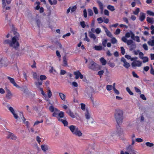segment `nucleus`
<instances>
[{"instance_id":"obj_1","label":"nucleus","mask_w":154,"mask_h":154,"mask_svg":"<svg viewBox=\"0 0 154 154\" xmlns=\"http://www.w3.org/2000/svg\"><path fill=\"white\" fill-rule=\"evenodd\" d=\"M12 32L14 36L12 37L11 40H5L4 41L3 43L4 44H8L10 47L17 50L20 46V44L18 42L20 35L19 33L15 30H13Z\"/></svg>"},{"instance_id":"obj_2","label":"nucleus","mask_w":154,"mask_h":154,"mask_svg":"<svg viewBox=\"0 0 154 154\" xmlns=\"http://www.w3.org/2000/svg\"><path fill=\"white\" fill-rule=\"evenodd\" d=\"M84 115L87 124L90 126H94L96 125L95 121L92 117L90 109L88 108L85 109Z\"/></svg>"},{"instance_id":"obj_3","label":"nucleus","mask_w":154,"mask_h":154,"mask_svg":"<svg viewBox=\"0 0 154 154\" xmlns=\"http://www.w3.org/2000/svg\"><path fill=\"white\" fill-rule=\"evenodd\" d=\"M114 116L117 124L119 125L121 124L124 118L123 111L120 109H116L115 110Z\"/></svg>"},{"instance_id":"obj_4","label":"nucleus","mask_w":154,"mask_h":154,"mask_svg":"<svg viewBox=\"0 0 154 154\" xmlns=\"http://www.w3.org/2000/svg\"><path fill=\"white\" fill-rule=\"evenodd\" d=\"M69 128L73 134L78 137L82 136V132L76 126L72 125L69 127Z\"/></svg>"},{"instance_id":"obj_5","label":"nucleus","mask_w":154,"mask_h":154,"mask_svg":"<svg viewBox=\"0 0 154 154\" xmlns=\"http://www.w3.org/2000/svg\"><path fill=\"white\" fill-rule=\"evenodd\" d=\"M49 111L53 112L52 116L53 117H56L58 119V118L60 117L59 114L61 112H64L62 111H60L57 108L54 107L52 105L50 106L49 108Z\"/></svg>"},{"instance_id":"obj_6","label":"nucleus","mask_w":154,"mask_h":154,"mask_svg":"<svg viewBox=\"0 0 154 154\" xmlns=\"http://www.w3.org/2000/svg\"><path fill=\"white\" fill-rule=\"evenodd\" d=\"M59 116L60 117L58 118V120L60 122H61L65 126H67L68 125V123L67 121L65 119H62L64 116V112H61L59 114Z\"/></svg>"},{"instance_id":"obj_7","label":"nucleus","mask_w":154,"mask_h":154,"mask_svg":"<svg viewBox=\"0 0 154 154\" xmlns=\"http://www.w3.org/2000/svg\"><path fill=\"white\" fill-rule=\"evenodd\" d=\"M98 65L96 63H95L93 61H91L88 66L89 69L93 70H97V67Z\"/></svg>"},{"instance_id":"obj_8","label":"nucleus","mask_w":154,"mask_h":154,"mask_svg":"<svg viewBox=\"0 0 154 154\" xmlns=\"http://www.w3.org/2000/svg\"><path fill=\"white\" fill-rule=\"evenodd\" d=\"M133 62L131 63V65L133 68L137 67H140L142 65V63L141 61L137 60H133Z\"/></svg>"},{"instance_id":"obj_9","label":"nucleus","mask_w":154,"mask_h":154,"mask_svg":"<svg viewBox=\"0 0 154 154\" xmlns=\"http://www.w3.org/2000/svg\"><path fill=\"white\" fill-rule=\"evenodd\" d=\"M8 110L13 114L14 118L16 119H18V116L17 114L16 113L14 109L11 106H8Z\"/></svg>"},{"instance_id":"obj_10","label":"nucleus","mask_w":154,"mask_h":154,"mask_svg":"<svg viewBox=\"0 0 154 154\" xmlns=\"http://www.w3.org/2000/svg\"><path fill=\"white\" fill-rule=\"evenodd\" d=\"M7 138L15 140L17 139V137L14 134L10 132H9L7 135Z\"/></svg>"},{"instance_id":"obj_11","label":"nucleus","mask_w":154,"mask_h":154,"mask_svg":"<svg viewBox=\"0 0 154 154\" xmlns=\"http://www.w3.org/2000/svg\"><path fill=\"white\" fill-rule=\"evenodd\" d=\"M8 63V61L6 58H2L0 59V66H7Z\"/></svg>"},{"instance_id":"obj_12","label":"nucleus","mask_w":154,"mask_h":154,"mask_svg":"<svg viewBox=\"0 0 154 154\" xmlns=\"http://www.w3.org/2000/svg\"><path fill=\"white\" fill-rule=\"evenodd\" d=\"M74 74L75 75L76 79H78L79 77L81 79H82L83 78V75L79 71L74 72Z\"/></svg>"},{"instance_id":"obj_13","label":"nucleus","mask_w":154,"mask_h":154,"mask_svg":"<svg viewBox=\"0 0 154 154\" xmlns=\"http://www.w3.org/2000/svg\"><path fill=\"white\" fill-rule=\"evenodd\" d=\"M7 79L9 80L10 82L14 86L17 88H20L19 85L16 83L14 79L13 78H11L9 76H8Z\"/></svg>"},{"instance_id":"obj_14","label":"nucleus","mask_w":154,"mask_h":154,"mask_svg":"<svg viewBox=\"0 0 154 154\" xmlns=\"http://www.w3.org/2000/svg\"><path fill=\"white\" fill-rule=\"evenodd\" d=\"M121 61L124 63L123 66L126 68H128L130 66L129 63H128L126 60L123 57L121 59Z\"/></svg>"},{"instance_id":"obj_15","label":"nucleus","mask_w":154,"mask_h":154,"mask_svg":"<svg viewBox=\"0 0 154 154\" xmlns=\"http://www.w3.org/2000/svg\"><path fill=\"white\" fill-rule=\"evenodd\" d=\"M66 113L70 116L72 118H74L75 117V115L76 114V113H74L71 111L70 109H68L66 111Z\"/></svg>"},{"instance_id":"obj_16","label":"nucleus","mask_w":154,"mask_h":154,"mask_svg":"<svg viewBox=\"0 0 154 154\" xmlns=\"http://www.w3.org/2000/svg\"><path fill=\"white\" fill-rule=\"evenodd\" d=\"M116 134L117 133L116 131H112L108 136L107 138L108 139L111 140L112 138L114 137Z\"/></svg>"},{"instance_id":"obj_17","label":"nucleus","mask_w":154,"mask_h":154,"mask_svg":"<svg viewBox=\"0 0 154 154\" xmlns=\"http://www.w3.org/2000/svg\"><path fill=\"white\" fill-rule=\"evenodd\" d=\"M41 147L42 150L44 152H46L48 150V146L46 144L42 145L41 146Z\"/></svg>"},{"instance_id":"obj_18","label":"nucleus","mask_w":154,"mask_h":154,"mask_svg":"<svg viewBox=\"0 0 154 154\" xmlns=\"http://www.w3.org/2000/svg\"><path fill=\"white\" fill-rule=\"evenodd\" d=\"M59 94L61 99L63 101H64L65 103L67 104L68 103V102L67 100H66L65 95L62 93H59Z\"/></svg>"},{"instance_id":"obj_19","label":"nucleus","mask_w":154,"mask_h":154,"mask_svg":"<svg viewBox=\"0 0 154 154\" xmlns=\"http://www.w3.org/2000/svg\"><path fill=\"white\" fill-rule=\"evenodd\" d=\"M103 27L107 35L109 37L111 38L112 37V35L111 33V32L109 31L107 29L105 26H103Z\"/></svg>"},{"instance_id":"obj_20","label":"nucleus","mask_w":154,"mask_h":154,"mask_svg":"<svg viewBox=\"0 0 154 154\" xmlns=\"http://www.w3.org/2000/svg\"><path fill=\"white\" fill-rule=\"evenodd\" d=\"M134 33L131 31L129 32H128L125 34V36L126 38H129L131 37V38H133V37L134 36Z\"/></svg>"},{"instance_id":"obj_21","label":"nucleus","mask_w":154,"mask_h":154,"mask_svg":"<svg viewBox=\"0 0 154 154\" xmlns=\"http://www.w3.org/2000/svg\"><path fill=\"white\" fill-rule=\"evenodd\" d=\"M125 57L128 59L130 60L131 61H133V60H137L138 59L137 57H131L130 56L128 55H126L125 56Z\"/></svg>"},{"instance_id":"obj_22","label":"nucleus","mask_w":154,"mask_h":154,"mask_svg":"<svg viewBox=\"0 0 154 154\" xmlns=\"http://www.w3.org/2000/svg\"><path fill=\"white\" fill-rule=\"evenodd\" d=\"M145 14L143 13H140L139 16V19L141 21H143L145 19Z\"/></svg>"},{"instance_id":"obj_23","label":"nucleus","mask_w":154,"mask_h":154,"mask_svg":"<svg viewBox=\"0 0 154 154\" xmlns=\"http://www.w3.org/2000/svg\"><path fill=\"white\" fill-rule=\"evenodd\" d=\"M152 39L150 40L147 42L148 44L152 46H154V37H152Z\"/></svg>"},{"instance_id":"obj_24","label":"nucleus","mask_w":154,"mask_h":154,"mask_svg":"<svg viewBox=\"0 0 154 154\" xmlns=\"http://www.w3.org/2000/svg\"><path fill=\"white\" fill-rule=\"evenodd\" d=\"M23 91L26 96H28L30 94L29 90L26 88H24Z\"/></svg>"},{"instance_id":"obj_25","label":"nucleus","mask_w":154,"mask_h":154,"mask_svg":"<svg viewBox=\"0 0 154 154\" xmlns=\"http://www.w3.org/2000/svg\"><path fill=\"white\" fill-rule=\"evenodd\" d=\"M63 66H67V59L66 56H64L63 57Z\"/></svg>"},{"instance_id":"obj_26","label":"nucleus","mask_w":154,"mask_h":154,"mask_svg":"<svg viewBox=\"0 0 154 154\" xmlns=\"http://www.w3.org/2000/svg\"><path fill=\"white\" fill-rule=\"evenodd\" d=\"M146 20L149 23L152 24L154 22V19L153 18H150L147 17L146 18Z\"/></svg>"},{"instance_id":"obj_27","label":"nucleus","mask_w":154,"mask_h":154,"mask_svg":"<svg viewBox=\"0 0 154 154\" xmlns=\"http://www.w3.org/2000/svg\"><path fill=\"white\" fill-rule=\"evenodd\" d=\"M100 60L103 65H105L106 64V61L103 57H101Z\"/></svg>"},{"instance_id":"obj_28","label":"nucleus","mask_w":154,"mask_h":154,"mask_svg":"<svg viewBox=\"0 0 154 154\" xmlns=\"http://www.w3.org/2000/svg\"><path fill=\"white\" fill-rule=\"evenodd\" d=\"M12 96V94L11 92L9 90H8L7 91V93L6 95V97L8 99H10L11 98Z\"/></svg>"},{"instance_id":"obj_29","label":"nucleus","mask_w":154,"mask_h":154,"mask_svg":"<svg viewBox=\"0 0 154 154\" xmlns=\"http://www.w3.org/2000/svg\"><path fill=\"white\" fill-rule=\"evenodd\" d=\"M132 39L138 42H140L139 37L138 36H135L134 34V36L133 37V38H132Z\"/></svg>"},{"instance_id":"obj_30","label":"nucleus","mask_w":154,"mask_h":154,"mask_svg":"<svg viewBox=\"0 0 154 154\" xmlns=\"http://www.w3.org/2000/svg\"><path fill=\"white\" fill-rule=\"evenodd\" d=\"M94 48L97 51H101L103 49V47L101 46L96 45L94 46Z\"/></svg>"},{"instance_id":"obj_31","label":"nucleus","mask_w":154,"mask_h":154,"mask_svg":"<svg viewBox=\"0 0 154 154\" xmlns=\"http://www.w3.org/2000/svg\"><path fill=\"white\" fill-rule=\"evenodd\" d=\"M98 3L100 7V9L101 10V13L102 14L103 13V4L101 2H98Z\"/></svg>"},{"instance_id":"obj_32","label":"nucleus","mask_w":154,"mask_h":154,"mask_svg":"<svg viewBox=\"0 0 154 154\" xmlns=\"http://www.w3.org/2000/svg\"><path fill=\"white\" fill-rule=\"evenodd\" d=\"M107 8L108 9L110 10L111 11H114L115 10V9L114 8V7L113 6H111V5H108Z\"/></svg>"},{"instance_id":"obj_33","label":"nucleus","mask_w":154,"mask_h":154,"mask_svg":"<svg viewBox=\"0 0 154 154\" xmlns=\"http://www.w3.org/2000/svg\"><path fill=\"white\" fill-rule=\"evenodd\" d=\"M146 145L148 147H152L154 145L153 143H150L149 142H147L145 143Z\"/></svg>"},{"instance_id":"obj_34","label":"nucleus","mask_w":154,"mask_h":154,"mask_svg":"<svg viewBox=\"0 0 154 154\" xmlns=\"http://www.w3.org/2000/svg\"><path fill=\"white\" fill-rule=\"evenodd\" d=\"M111 38V41L112 44H115L117 43V40L115 38L112 37Z\"/></svg>"},{"instance_id":"obj_35","label":"nucleus","mask_w":154,"mask_h":154,"mask_svg":"<svg viewBox=\"0 0 154 154\" xmlns=\"http://www.w3.org/2000/svg\"><path fill=\"white\" fill-rule=\"evenodd\" d=\"M89 36L91 38H93L94 40H95L96 38V36L95 35L91 32L89 33Z\"/></svg>"},{"instance_id":"obj_36","label":"nucleus","mask_w":154,"mask_h":154,"mask_svg":"<svg viewBox=\"0 0 154 154\" xmlns=\"http://www.w3.org/2000/svg\"><path fill=\"white\" fill-rule=\"evenodd\" d=\"M22 50L24 53H28L29 51V50L27 47H25L23 48H22Z\"/></svg>"},{"instance_id":"obj_37","label":"nucleus","mask_w":154,"mask_h":154,"mask_svg":"<svg viewBox=\"0 0 154 154\" xmlns=\"http://www.w3.org/2000/svg\"><path fill=\"white\" fill-rule=\"evenodd\" d=\"M130 47V50L131 51L133 50V49L135 48H136V44L134 43H133L131 45Z\"/></svg>"},{"instance_id":"obj_38","label":"nucleus","mask_w":154,"mask_h":154,"mask_svg":"<svg viewBox=\"0 0 154 154\" xmlns=\"http://www.w3.org/2000/svg\"><path fill=\"white\" fill-rule=\"evenodd\" d=\"M116 132L117 133V134L120 135L123 133V130L121 128H119L118 129L117 131H116Z\"/></svg>"},{"instance_id":"obj_39","label":"nucleus","mask_w":154,"mask_h":154,"mask_svg":"<svg viewBox=\"0 0 154 154\" xmlns=\"http://www.w3.org/2000/svg\"><path fill=\"white\" fill-rule=\"evenodd\" d=\"M47 93L48 97L49 98H51V97L52 95V94L51 91L50 89H48Z\"/></svg>"},{"instance_id":"obj_40","label":"nucleus","mask_w":154,"mask_h":154,"mask_svg":"<svg viewBox=\"0 0 154 154\" xmlns=\"http://www.w3.org/2000/svg\"><path fill=\"white\" fill-rule=\"evenodd\" d=\"M106 89L108 91H111L113 89L112 86L111 85H108L106 86Z\"/></svg>"},{"instance_id":"obj_41","label":"nucleus","mask_w":154,"mask_h":154,"mask_svg":"<svg viewBox=\"0 0 154 154\" xmlns=\"http://www.w3.org/2000/svg\"><path fill=\"white\" fill-rule=\"evenodd\" d=\"M142 59L143 60V63H145L148 61V58L146 57H144Z\"/></svg>"},{"instance_id":"obj_42","label":"nucleus","mask_w":154,"mask_h":154,"mask_svg":"<svg viewBox=\"0 0 154 154\" xmlns=\"http://www.w3.org/2000/svg\"><path fill=\"white\" fill-rule=\"evenodd\" d=\"M107 39H104L102 41V45L104 47H106V45L107 43Z\"/></svg>"},{"instance_id":"obj_43","label":"nucleus","mask_w":154,"mask_h":154,"mask_svg":"<svg viewBox=\"0 0 154 154\" xmlns=\"http://www.w3.org/2000/svg\"><path fill=\"white\" fill-rule=\"evenodd\" d=\"M95 32L96 34H98L101 32V30L100 28H97L95 30Z\"/></svg>"},{"instance_id":"obj_44","label":"nucleus","mask_w":154,"mask_h":154,"mask_svg":"<svg viewBox=\"0 0 154 154\" xmlns=\"http://www.w3.org/2000/svg\"><path fill=\"white\" fill-rule=\"evenodd\" d=\"M40 90L41 91V94L45 97V98L46 99L47 97V95L43 91L42 89L41 88H40Z\"/></svg>"},{"instance_id":"obj_45","label":"nucleus","mask_w":154,"mask_h":154,"mask_svg":"<svg viewBox=\"0 0 154 154\" xmlns=\"http://www.w3.org/2000/svg\"><path fill=\"white\" fill-rule=\"evenodd\" d=\"M134 43L133 41L131 40H128L127 41L126 43L128 45H130Z\"/></svg>"},{"instance_id":"obj_46","label":"nucleus","mask_w":154,"mask_h":154,"mask_svg":"<svg viewBox=\"0 0 154 154\" xmlns=\"http://www.w3.org/2000/svg\"><path fill=\"white\" fill-rule=\"evenodd\" d=\"M127 91L131 95H133V93L131 91L130 89L128 87H127L126 88Z\"/></svg>"},{"instance_id":"obj_47","label":"nucleus","mask_w":154,"mask_h":154,"mask_svg":"<svg viewBox=\"0 0 154 154\" xmlns=\"http://www.w3.org/2000/svg\"><path fill=\"white\" fill-rule=\"evenodd\" d=\"M46 77L45 75H41L40 77V79L41 80H45L46 79Z\"/></svg>"},{"instance_id":"obj_48","label":"nucleus","mask_w":154,"mask_h":154,"mask_svg":"<svg viewBox=\"0 0 154 154\" xmlns=\"http://www.w3.org/2000/svg\"><path fill=\"white\" fill-rule=\"evenodd\" d=\"M140 11V9L138 8H137L135 11L133 12V13L135 15H137Z\"/></svg>"},{"instance_id":"obj_49","label":"nucleus","mask_w":154,"mask_h":154,"mask_svg":"<svg viewBox=\"0 0 154 154\" xmlns=\"http://www.w3.org/2000/svg\"><path fill=\"white\" fill-rule=\"evenodd\" d=\"M113 90L114 92V93L117 95H119V94L120 93L118 90L116 89L115 87H114L113 89Z\"/></svg>"},{"instance_id":"obj_50","label":"nucleus","mask_w":154,"mask_h":154,"mask_svg":"<svg viewBox=\"0 0 154 154\" xmlns=\"http://www.w3.org/2000/svg\"><path fill=\"white\" fill-rule=\"evenodd\" d=\"M147 13L150 16H154V12L152 11H147Z\"/></svg>"},{"instance_id":"obj_51","label":"nucleus","mask_w":154,"mask_h":154,"mask_svg":"<svg viewBox=\"0 0 154 154\" xmlns=\"http://www.w3.org/2000/svg\"><path fill=\"white\" fill-rule=\"evenodd\" d=\"M88 15L89 16H92L93 15V13L92 10L91 9H88Z\"/></svg>"},{"instance_id":"obj_52","label":"nucleus","mask_w":154,"mask_h":154,"mask_svg":"<svg viewBox=\"0 0 154 154\" xmlns=\"http://www.w3.org/2000/svg\"><path fill=\"white\" fill-rule=\"evenodd\" d=\"M143 47L144 49L146 51H147L148 50V47L147 45L146 44H143Z\"/></svg>"},{"instance_id":"obj_53","label":"nucleus","mask_w":154,"mask_h":154,"mask_svg":"<svg viewBox=\"0 0 154 154\" xmlns=\"http://www.w3.org/2000/svg\"><path fill=\"white\" fill-rule=\"evenodd\" d=\"M93 10L95 14H98V10L97 8L95 7H93Z\"/></svg>"},{"instance_id":"obj_54","label":"nucleus","mask_w":154,"mask_h":154,"mask_svg":"<svg viewBox=\"0 0 154 154\" xmlns=\"http://www.w3.org/2000/svg\"><path fill=\"white\" fill-rule=\"evenodd\" d=\"M121 30L119 29H117L116 30L115 32L114 33L115 34L117 35L119 34Z\"/></svg>"},{"instance_id":"obj_55","label":"nucleus","mask_w":154,"mask_h":154,"mask_svg":"<svg viewBox=\"0 0 154 154\" xmlns=\"http://www.w3.org/2000/svg\"><path fill=\"white\" fill-rule=\"evenodd\" d=\"M127 38L125 36H123L122 38V40L123 42H124L125 43H126L127 42V39L126 38Z\"/></svg>"},{"instance_id":"obj_56","label":"nucleus","mask_w":154,"mask_h":154,"mask_svg":"<svg viewBox=\"0 0 154 154\" xmlns=\"http://www.w3.org/2000/svg\"><path fill=\"white\" fill-rule=\"evenodd\" d=\"M121 53L122 54L124 55L125 53V49L123 47H121Z\"/></svg>"},{"instance_id":"obj_57","label":"nucleus","mask_w":154,"mask_h":154,"mask_svg":"<svg viewBox=\"0 0 154 154\" xmlns=\"http://www.w3.org/2000/svg\"><path fill=\"white\" fill-rule=\"evenodd\" d=\"M108 64L111 67H114L115 66V64L112 62H109Z\"/></svg>"},{"instance_id":"obj_58","label":"nucleus","mask_w":154,"mask_h":154,"mask_svg":"<svg viewBox=\"0 0 154 154\" xmlns=\"http://www.w3.org/2000/svg\"><path fill=\"white\" fill-rule=\"evenodd\" d=\"M144 54L142 52H140L139 54V57L141 59H142V58L144 57H143Z\"/></svg>"},{"instance_id":"obj_59","label":"nucleus","mask_w":154,"mask_h":154,"mask_svg":"<svg viewBox=\"0 0 154 154\" xmlns=\"http://www.w3.org/2000/svg\"><path fill=\"white\" fill-rule=\"evenodd\" d=\"M80 24L82 27L83 28H85L86 26L85 24V22H84V21H82L80 22Z\"/></svg>"},{"instance_id":"obj_60","label":"nucleus","mask_w":154,"mask_h":154,"mask_svg":"<svg viewBox=\"0 0 154 154\" xmlns=\"http://www.w3.org/2000/svg\"><path fill=\"white\" fill-rule=\"evenodd\" d=\"M72 85L75 87H77L78 86V83L76 82H72Z\"/></svg>"},{"instance_id":"obj_61","label":"nucleus","mask_w":154,"mask_h":154,"mask_svg":"<svg viewBox=\"0 0 154 154\" xmlns=\"http://www.w3.org/2000/svg\"><path fill=\"white\" fill-rule=\"evenodd\" d=\"M81 109L83 110H85V105L83 103H81Z\"/></svg>"},{"instance_id":"obj_62","label":"nucleus","mask_w":154,"mask_h":154,"mask_svg":"<svg viewBox=\"0 0 154 154\" xmlns=\"http://www.w3.org/2000/svg\"><path fill=\"white\" fill-rule=\"evenodd\" d=\"M150 72L151 74L153 75L154 76V69H153L152 66H151Z\"/></svg>"},{"instance_id":"obj_63","label":"nucleus","mask_w":154,"mask_h":154,"mask_svg":"<svg viewBox=\"0 0 154 154\" xmlns=\"http://www.w3.org/2000/svg\"><path fill=\"white\" fill-rule=\"evenodd\" d=\"M97 20L98 21L99 23H101L103 22V20L101 17L98 18Z\"/></svg>"},{"instance_id":"obj_64","label":"nucleus","mask_w":154,"mask_h":154,"mask_svg":"<svg viewBox=\"0 0 154 154\" xmlns=\"http://www.w3.org/2000/svg\"><path fill=\"white\" fill-rule=\"evenodd\" d=\"M129 153L130 154H136V151L132 149H131L129 151Z\"/></svg>"}]
</instances>
